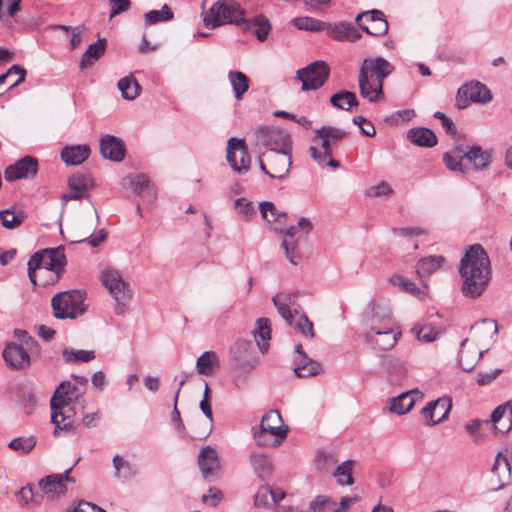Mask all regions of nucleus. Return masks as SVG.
Masks as SVG:
<instances>
[{"label": "nucleus", "mask_w": 512, "mask_h": 512, "mask_svg": "<svg viewBox=\"0 0 512 512\" xmlns=\"http://www.w3.org/2000/svg\"><path fill=\"white\" fill-rule=\"evenodd\" d=\"M461 293L465 298L477 299L486 291L492 269L487 252L480 244L471 245L460 260Z\"/></svg>", "instance_id": "nucleus-1"}, {"label": "nucleus", "mask_w": 512, "mask_h": 512, "mask_svg": "<svg viewBox=\"0 0 512 512\" xmlns=\"http://www.w3.org/2000/svg\"><path fill=\"white\" fill-rule=\"evenodd\" d=\"M365 341L375 350L387 351L392 349L401 332L395 327L389 309L378 303L368 304L363 315Z\"/></svg>", "instance_id": "nucleus-2"}, {"label": "nucleus", "mask_w": 512, "mask_h": 512, "mask_svg": "<svg viewBox=\"0 0 512 512\" xmlns=\"http://www.w3.org/2000/svg\"><path fill=\"white\" fill-rule=\"evenodd\" d=\"M393 71V66L383 57L364 59L358 75L360 95L371 103L384 97L383 80Z\"/></svg>", "instance_id": "nucleus-3"}, {"label": "nucleus", "mask_w": 512, "mask_h": 512, "mask_svg": "<svg viewBox=\"0 0 512 512\" xmlns=\"http://www.w3.org/2000/svg\"><path fill=\"white\" fill-rule=\"evenodd\" d=\"M244 10L234 0H218L203 16L206 28L214 29L223 24H235L240 27L243 23Z\"/></svg>", "instance_id": "nucleus-4"}, {"label": "nucleus", "mask_w": 512, "mask_h": 512, "mask_svg": "<svg viewBox=\"0 0 512 512\" xmlns=\"http://www.w3.org/2000/svg\"><path fill=\"white\" fill-rule=\"evenodd\" d=\"M76 391L77 388L70 382H62L50 400L51 421L55 425L54 436H57L59 431L62 430L66 432L74 431V426L70 422L64 423L63 426L61 423L69 418L64 410L70 405Z\"/></svg>", "instance_id": "nucleus-5"}, {"label": "nucleus", "mask_w": 512, "mask_h": 512, "mask_svg": "<svg viewBox=\"0 0 512 512\" xmlns=\"http://www.w3.org/2000/svg\"><path fill=\"white\" fill-rule=\"evenodd\" d=\"M86 294L80 290L64 291L56 294L51 300V306L56 318H76L82 315Z\"/></svg>", "instance_id": "nucleus-6"}, {"label": "nucleus", "mask_w": 512, "mask_h": 512, "mask_svg": "<svg viewBox=\"0 0 512 512\" xmlns=\"http://www.w3.org/2000/svg\"><path fill=\"white\" fill-rule=\"evenodd\" d=\"M101 280L116 302V313L125 314L128 296L122 274L113 267H107L102 271Z\"/></svg>", "instance_id": "nucleus-7"}, {"label": "nucleus", "mask_w": 512, "mask_h": 512, "mask_svg": "<svg viewBox=\"0 0 512 512\" xmlns=\"http://www.w3.org/2000/svg\"><path fill=\"white\" fill-rule=\"evenodd\" d=\"M101 280L116 302V313L125 314L128 296L122 274L113 267H107L102 271Z\"/></svg>", "instance_id": "nucleus-8"}, {"label": "nucleus", "mask_w": 512, "mask_h": 512, "mask_svg": "<svg viewBox=\"0 0 512 512\" xmlns=\"http://www.w3.org/2000/svg\"><path fill=\"white\" fill-rule=\"evenodd\" d=\"M257 144L267 150H292V139L288 131L277 127L262 126L255 131Z\"/></svg>", "instance_id": "nucleus-9"}, {"label": "nucleus", "mask_w": 512, "mask_h": 512, "mask_svg": "<svg viewBox=\"0 0 512 512\" xmlns=\"http://www.w3.org/2000/svg\"><path fill=\"white\" fill-rule=\"evenodd\" d=\"M329 73L328 64L319 60L297 70L296 79L302 82V91L317 90L325 84Z\"/></svg>", "instance_id": "nucleus-10"}, {"label": "nucleus", "mask_w": 512, "mask_h": 512, "mask_svg": "<svg viewBox=\"0 0 512 512\" xmlns=\"http://www.w3.org/2000/svg\"><path fill=\"white\" fill-rule=\"evenodd\" d=\"M66 264L67 261L63 246L38 251L34 253L28 261L29 267L45 268L49 271L59 272V275H62Z\"/></svg>", "instance_id": "nucleus-11"}, {"label": "nucleus", "mask_w": 512, "mask_h": 512, "mask_svg": "<svg viewBox=\"0 0 512 512\" xmlns=\"http://www.w3.org/2000/svg\"><path fill=\"white\" fill-rule=\"evenodd\" d=\"M226 159L231 168L238 174L249 171L251 158L244 139L232 137L228 140Z\"/></svg>", "instance_id": "nucleus-12"}, {"label": "nucleus", "mask_w": 512, "mask_h": 512, "mask_svg": "<svg viewBox=\"0 0 512 512\" xmlns=\"http://www.w3.org/2000/svg\"><path fill=\"white\" fill-rule=\"evenodd\" d=\"M71 468L67 469L64 473L51 474L39 481V488L49 501H54L61 498L67 492V483L74 482L70 476Z\"/></svg>", "instance_id": "nucleus-13"}, {"label": "nucleus", "mask_w": 512, "mask_h": 512, "mask_svg": "<svg viewBox=\"0 0 512 512\" xmlns=\"http://www.w3.org/2000/svg\"><path fill=\"white\" fill-rule=\"evenodd\" d=\"M491 99V91L486 85L478 81H472L461 86L456 97L457 106L460 109L466 108L470 102L485 104Z\"/></svg>", "instance_id": "nucleus-14"}, {"label": "nucleus", "mask_w": 512, "mask_h": 512, "mask_svg": "<svg viewBox=\"0 0 512 512\" xmlns=\"http://www.w3.org/2000/svg\"><path fill=\"white\" fill-rule=\"evenodd\" d=\"M355 22L369 35L379 37L388 33V22L384 13L378 9H372L358 14L355 18Z\"/></svg>", "instance_id": "nucleus-15"}, {"label": "nucleus", "mask_w": 512, "mask_h": 512, "mask_svg": "<svg viewBox=\"0 0 512 512\" xmlns=\"http://www.w3.org/2000/svg\"><path fill=\"white\" fill-rule=\"evenodd\" d=\"M266 161L269 165V177L272 179H285L292 164V150H266Z\"/></svg>", "instance_id": "nucleus-16"}, {"label": "nucleus", "mask_w": 512, "mask_h": 512, "mask_svg": "<svg viewBox=\"0 0 512 512\" xmlns=\"http://www.w3.org/2000/svg\"><path fill=\"white\" fill-rule=\"evenodd\" d=\"M130 192L141 199V201H138L136 204L139 214H141L142 204L150 205L157 197L154 184L145 174L130 176Z\"/></svg>", "instance_id": "nucleus-17"}, {"label": "nucleus", "mask_w": 512, "mask_h": 512, "mask_svg": "<svg viewBox=\"0 0 512 512\" xmlns=\"http://www.w3.org/2000/svg\"><path fill=\"white\" fill-rule=\"evenodd\" d=\"M452 408V401L449 397H441L430 401L421 410V414L428 426H434L445 421L448 418Z\"/></svg>", "instance_id": "nucleus-18"}, {"label": "nucleus", "mask_w": 512, "mask_h": 512, "mask_svg": "<svg viewBox=\"0 0 512 512\" xmlns=\"http://www.w3.org/2000/svg\"><path fill=\"white\" fill-rule=\"evenodd\" d=\"M197 464L204 479L219 475L220 459L213 447L207 445L201 448L197 457Z\"/></svg>", "instance_id": "nucleus-19"}, {"label": "nucleus", "mask_w": 512, "mask_h": 512, "mask_svg": "<svg viewBox=\"0 0 512 512\" xmlns=\"http://www.w3.org/2000/svg\"><path fill=\"white\" fill-rule=\"evenodd\" d=\"M38 161L31 156H25L16 163L9 165L4 172L7 181H15L22 178H32L37 174Z\"/></svg>", "instance_id": "nucleus-20"}, {"label": "nucleus", "mask_w": 512, "mask_h": 512, "mask_svg": "<svg viewBox=\"0 0 512 512\" xmlns=\"http://www.w3.org/2000/svg\"><path fill=\"white\" fill-rule=\"evenodd\" d=\"M488 421L493 423L495 432L508 433L512 429V399L497 406Z\"/></svg>", "instance_id": "nucleus-21"}, {"label": "nucleus", "mask_w": 512, "mask_h": 512, "mask_svg": "<svg viewBox=\"0 0 512 512\" xmlns=\"http://www.w3.org/2000/svg\"><path fill=\"white\" fill-rule=\"evenodd\" d=\"M258 428L274 434L277 438L284 440L288 434V427L284 425L282 416L278 410H270L262 416Z\"/></svg>", "instance_id": "nucleus-22"}, {"label": "nucleus", "mask_w": 512, "mask_h": 512, "mask_svg": "<svg viewBox=\"0 0 512 512\" xmlns=\"http://www.w3.org/2000/svg\"><path fill=\"white\" fill-rule=\"evenodd\" d=\"M3 358L6 364L16 370L30 366V357L27 351L16 343H9L3 350Z\"/></svg>", "instance_id": "nucleus-23"}, {"label": "nucleus", "mask_w": 512, "mask_h": 512, "mask_svg": "<svg viewBox=\"0 0 512 512\" xmlns=\"http://www.w3.org/2000/svg\"><path fill=\"white\" fill-rule=\"evenodd\" d=\"M422 398L423 394L417 389L401 393L390 400V411L398 415H404L413 408L417 400Z\"/></svg>", "instance_id": "nucleus-24"}, {"label": "nucleus", "mask_w": 512, "mask_h": 512, "mask_svg": "<svg viewBox=\"0 0 512 512\" xmlns=\"http://www.w3.org/2000/svg\"><path fill=\"white\" fill-rule=\"evenodd\" d=\"M100 151L106 159L122 161L125 157V144L115 136L106 135L100 141Z\"/></svg>", "instance_id": "nucleus-25"}, {"label": "nucleus", "mask_w": 512, "mask_h": 512, "mask_svg": "<svg viewBox=\"0 0 512 512\" xmlns=\"http://www.w3.org/2000/svg\"><path fill=\"white\" fill-rule=\"evenodd\" d=\"M325 30L327 34L336 41H356L361 38V34L357 28L349 22H340L337 24L326 23Z\"/></svg>", "instance_id": "nucleus-26"}, {"label": "nucleus", "mask_w": 512, "mask_h": 512, "mask_svg": "<svg viewBox=\"0 0 512 512\" xmlns=\"http://www.w3.org/2000/svg\"><path fill=\"white\" fill-rule=\"evenodd\" d=\"M68 186L72 192L71 194L64 195L63 199L66 201L77 200L82 196L83 192L93 186V180L88 174L76 173L68 179Z\"/></svg>", "instance_id": "nucleus-27"}, {"label": "nucleus", "mask_w": 512, "mask_h": 512, "mask_svg": "<svg viewBox=\"0 0 512 512\" xmlns=\"http://www.w3.org/2000/svg\"><path fill=\"white\" fill-rule=\"evenodd\" d=\"M250 465L256 476L265 481L268 480L273 472V463L269 457L260 452H252L249 455Z\"/></svg>", "instance_id": "nucleus-28"}, {"label": "nucleus", "mask_w": 512, "mask_h": 512, "mask_svg": "<svg viewBox=\"0 0 512 512\" xmlns=\"http://www.w3.org/2000/svg\"><path fill=\"white\" fill-rule=\"evenodd\" d=\"M240 28L243 31H252L255 37L263 42L267 39V36L270 32L271 25L269 20L263 15H258L254 17L252 20L243 19V23Z\"/></svg>", "instance_id": "nucleus-29"}, {"label": "nucleus", "mask_w": 512, "mask_h": 512, "mask_svg": "<svg viewBox=\"0 0 512 512\" xmlns=\"http://www.w3.org/2000/svg\"><path fill=\"white\" fill-rule=\"evenodd\" d=\"M407 139L419 146L431 148L437 144L436 134L429 128L415 127L407 132Z\"/></svg>", "instance_id": "nucleus-30"}, {"label": "nucleus", "mask_w": 512, "mask_h": 512, "mask_svg": "<svg viewBox=\"0 0 512 512\" xmlns=\"http://www.w3.org/2000/svg\"><path fill=\"white\" fill-rule=\"evenodd\" d=\"M88 145L66 146L61 151V159L68 165L82 164L90 155Z\"/></svg>", "instance_id": "nucleus-31"}, {"label": "nucleus", "mask_w": 512, "mask_h": 512, "mask_svg": "<svg viewBox=\"0 0 512 512\" xmlns=\"http://www.w3.org/2000/svg\"><path fill=\"white\" fill-rule=\"evenodd\" d=\"M28 277L33 285L46 287L57 283L61 275H59V272L49 271L45 268H34L28 266Z\"/></svg>", "instance_id": "nucleus-32"}, {"label": "nucleus", "mask_w": 512, "mask_h": 512, "mask_svg": "<svg viewBox=\"0 0 512 512\" xmlns=\"http://www.w3.org/2000/svg\"><path fill=\"white\" fill-rule=\"evenodd\" d=\"M446 262L441 255H430L420 259L416 264V273L420 278H426L437 271Z\"/></svg>", "instance_id": "nucleus-33"}, {"label": "nucleus", "mask_w": 512, "mask_h": 512, "mask_svg": "<svg viewBox=\"0 0 512 512\" xmlns=\"http://www.w3.org/2000/svg\"><path fill=\"white\" fill-rule=\"evenodd\" d=\"M322 371V365L309 356H304V359L296 360V364L293 368V372L298 378L316 376L321 374Z\"/></svg>", "instance_id": "nucleus-34"}, {"label": "nucleus", "mask_w": 512, "mask_h": 512, "mask_svg": "<svg viewBox=\"0 0 512 512\" xmlns=\"http://www.w3.org/2000/svg\"><path fill=\"white\" fill-rule=\"evenodd\" d=\"M252 333L260 351H266L269 347V341L271 339V327L269 319L264 317L257 319L256 328Z\"/></svg>", "instance_id": "nucleus-35"}, {"label": "nucleus", "mask_w": 512, "mask_h": 512, "mask_svg": "<svg viewBox=\"0 0 512 512\" xmlns=\"http://www.w3.org/2000/svg\"><path fill=\"white\" fill-rule=\"evenodd\" d=\"M491 472L500 481L499 485L494 487L493 490H499L504 487V481L510 477L511 466L507 456L503 452H499L492 466Z\"/></svg>", "instance_id": "nucleus-36"}, {"label": "nucleus", "mask_w": 512, "mask_h": 512, "mask_svg": "<svg viewBox=\"0 0 512 512\" xmlns=\"http://www.w3.org/2000/svg\"><path fill=\"white\" fill-rule=\"evenodd\" d=\"M106 49V39H99L97 42L89 45L82 55L80 69H86L94 65L96 61L104 54Z\"/></svg>", "instance_id": "nucleus-37"}, {"label": "nucleus", "mask_w": 512, "mask_h": 512, "mask_svg": "<svg viewBox=\"0 0 512 512\" xmlns=\"http://www.w3.org/2000/svg\"><path fill=\"white\" fill-rule=\"evenodd\" d=\"M465 158L477 170L486 169L491 163V153L483 150L480 146H472L465 153Z\"/></svg>", "instance_id": "nucleus-38"}, {"label": "nucleus", "mask_w": 512, "mask_h": 512, "mask_svg": "<svg viewBox=\"0 0 512 512\" xmlns=\"http://www.w3.org/2000/svg\"><path fill=\"white\" fill-rule=\"evenodd\" d=\"M259 209L263 220L268 223L277 222L280 225H284L287 221V213L278 210L275 204L271 201L261 202L259 204Z\"/></svg>", "instance_id": "nucleus-39"}, {"label": "nucleus", "mask_w": 512, "mask_h": 512, "mask_svg": "<svg viewBox=\"0 0 512 512\" xmlns=\"http://www.w3.org/2000/svg\"><path fill=\"white\" fill-rule=\"evenodd\" d=\"M25 219V212L15 207L0 211V222L6 229H15L19 227Z\"/></svg>", "instance_id": "nucleus-40"}, {"label": "nucleus", "mask_w": 512, "mask_h": 512, "mask_svg": "<svg viewBox=\"0 0 512 512\" xmlns=\"http://www.w3.org/2000/svg\"><path fill=\"white\" fill-rule=\"evenodd\" d=\"M219 366L218 356L214 351H205L196 362L197 372L201 375L211 376L214 369Z\"/></svg>", "instance_id": "nucleus-41"}, {"label": "nucleus", "mask_w": 512, "mask_h": 512, "mask_svg": "<svg viewBox=\"0 0 512 512\" xmlns=\"http://www.w3.org/2000/svg\"><path fill=\"white\" fill-rule=\"evenodd\" d=\"M330 103L338 109L350 111L351 107L358 106L359 101L356 97V94L347 91L341 90L330 97Z\"/></svg>", "instance_id": "nucleus-42"}, {"label": "nucleus", "mask_w": 512, "mask_h": 512, "mask_svg": "<svg viewBox=\"0 0 512 512\" xmlns=\"http://www.w3.org/2000/svg\"><path fill=\"white\" fill-rule=\"evenodd\" d=\"M468 342V339H464L461 342V349L459 351L458 361L460 367L464 371H471L477 364V362L483 357V354L485 351H479L476 353V351L470 352L468 350H465L464 347L466 343Z\"/></svg>", "instance_id": "nucleus-43"}, {"label": "nucleus", "mask_w": 512, "mask_h": 512, "mask_svg": "<svg viewBox=\"0 0 512 512\" xmlns=\"http://www.w3.org/2000/svg\"><path fill=\"white\" fill-rule=\"evenodd\" d=\"M228 79L235 93V98L241 100L249 89V78L241 71H230Z\"/></svg>", "instance_id": "nucleus-44"}, {"label": "nucleus", "mask_w": 512, "mask_h": 512, "mask_svg": "<svg viewBox=\"0 0 512 512\" xmlns=\"http://www.w3.org/2000/svg\"><path fill=\"white\" fill-rule=\"evenodd\" d=\"M354 466L353 460L343 461L340 465L336 467L333 472V476L336 480V483L339 486H351L354 483V479L352 477V469Z\"/></svg>", "instance_id": "nucleus-45"}, {"label": "nucleus", "mask_w": 512, "mask_h": 512, "mask_svg": "<svg viewBox=\"0 0 512 512\" xmlns=\"http://www.w3.org/2000/svg\"><path fill=\"white\" fill-rule=\"evenodd\" d=\"M417 340L424 343L435 341L441 334V330L432 324L417 325L411 329Z\"/></svg>", "instance_id": "nucleus-46"}, {"label": "nucleus", "mask_w": 512, "mask_h": 512, "mask_svg": "<svg viewBox=\"0 0 512 512\" xmlns=\"http://www.w3.org/2000/svg\"><path fill=\"white\" fill-rule=\"evenodd\" d=\"M312 512H339L338 504L326 495L316 496L309 504Z\"/></svg>", "instance_id": "nucleus-47"}, {"label": "nucleus", "mask_w": 512, "mask_h": 512, "mask_svg": "<svg viewBox=\"0 0 512 512\" xmlns=\"http://www.w3.org/2000/svg\"><path fill=\"white\" fill-rule=\"evenodd\" d=\"M294 27L298 30L318 32L325 30L326 23L309 16L296 17L292 20Z\"/></svg>", "instance_id": "nucleus-48"}, {"label": "nucleus", "mask_w": 512, "mask_h": 512, "mask_svg": "<svg viewBox=\"0 0 512 512\" xmlns=\"http://www.w3.org/2000/svg\"><path fill=\"white\" fill-rule=\"evenodd\" d=\"M253 439L259 447L272 448L278 447L283 441L258 427L253 428Z\"/></svg>", "instance_id": "nucleus-49"}, {"label": "nucleus", "mask_w": 512, "mask_h": 512, "mask_svg": "<svg viewBox=\"0 0 512 512\" xmlns=\"http://www.w3.org/2000/svg\"><path fill=\"white\" fill-rule=\"evenodd\" d=\"M174 18V14L167 4H164L161 10H150L145 14V23L152 25L158 22L170 21Z\"/></svg>", "instance_id": "nucleus-50"}, {"label": "nucleus", "mask_w": 512, "mask_h": 512, "mask_svg": "<svg viewBox=\"0 0 512 512\" xmlns=\"http://www.w3.org/2000/svg\"><path fill=\"white\" fill-rule=\"evenodd\" d=\"M234 206L243 221H249L256 214L253 203L247 198L241 197L236 199L234 201Z\"/></svg>", "instance_id": "nucleus-51"}, {"label": "nucleus", "mask_w": 512, "mask_h": 512, "mask_svg": "<svg viewBox=\"0 0 512 512\" xmlns=\"http://www.w3.org/2000/svg\"><path fill=\"white\" fill-rule=\"evenodd\" d=\"M36 445V439L33 436L30 437H17L10 441L8 447L14 451L21 453H29Z\"/></svg>", "instance_id": "nucleus-52"}, {"label": "nucleus", "mask_w": 512, "mask_h": 512, "mask_svg": "<svg viewBox=\"0 0 512 512\" xmlns=\"http://www.w3.org/2000/svg\"><path fill=\"white\" fill-rule=\"evenodd\" d=\"M63 356L67 362H89L95 358V352L93 350L65 349Z\"/></svg>", "instance_id": "nucleus-53"}, {"label": "nucleus", "mask_w": 512, "mask_h": 512, "mask_svg": "<svg viewBox=\"0 0 512 512\" xmlns=\"http://www.w3.org/2000/svg\"><path fill=\"white\" fill-rule=\"evenodd\" d=\"M12 76H17V79L10 84V89L18 86L25 80L26 70L19 65H13L5 74L0 75V86L3 85L6 80Z\"/></svg>", "instance_id": "nucleus-54"}, {"label": "nucleus", "mask_w": 512, "mask_h": 512, "mask_svg": "<svg viewBox=\"0 0 512 512\" xmlns=\"http://www.w3.org/2000/svg\"><path fill=\"white\" fill-rule=\"evenodd\" d=\"M253 349V344L249 340L238 339L234 346L232 347L231 353L233 357L237 361L244 360L247 356H249L251 350Z\"/></svg>", "instance_id": "nucleus-55"}, {"label": "nucleus", "mask_w": 512, "mask_h": 512, "mask_svg": "<svg viewBox=\"0 0 512 512\" xmlns=\"http://www.w3.org/2000/svg\"><path fill=\"white\" fill-rule=\"evenodd\" d=\"M281 247L285 252L286 258L293 265H297L300 259L299 255L296 253L298 249V241L293 239H284L281 243Z\"/></svg>", "instance_id": "nucleus-56"}, {"label": "nucleus", "mask_w": 512, "mask_h": 512, "mask_svg": "<svg viewBox=\"0 0 512 512\" xmlns=\"http://www.w3.org/2000/svg\"><path fill=\"white\" fill-rule=\"evenodd\" d=\"M185 381L182 380L180 383H179V387L175 393V396H174V404H173V411H172V414H171V420H172V423L173 425L175 426V429L180 433V434H183L184 431H185V425L181 419V415H180V412L178 410V407H177V403H178V396H179V393H180V390L182 388V386L184 385Z\"/></svg>", "instance_id": "nucleus-57"}, {"label": "nucleus", "mask_w": 512, "mask_h": 512, "mask_svg": "<svg viewBox=\"0 0 512 512\" xmlns=\"http://www.w3.org/2000/svg\"><path fill=\"white\" fill-rule=\"evenodd\" d=\"M272 301L277 308L278 313L282 316L283 319L288 323V325L292 326L294 321V316L287 305L286 301H282L281 295H275L272 298Z\"/></svg>", "instance_id": "nucleus-58"}, {"label": "nucleus", "mask_w": 512, "mask_h": 512, "mask_svg": "<svg viewBox=\"0 0 512 512\" xmlns=\"http://www.w3.org/2000/svg\"><path fill=\"white\" fill-rule=\"evenodd\" d=\"M318 132H319V134L325 133L326 136L333 143H336L347 136V132L345 130L340 129L338 127L330 126V125H324V126L318 128Z\"/></svg>", "instance_id": "nucleus-59"}, {"label": "nucleus", "mask_w": 512, "mask_h": 512, "mask_svg": "<svg viewBox=\"0 0 512 512\" xmlns=\"http://www.w3.org/2000/svg\"><path fill=\"white\" fill-rule=\"evenodd\" d=\"M295 327L305 336L314 337L313 323L305 315H299Z\"/></svg>", "instance_id": "nucleus-60"}, {"label": "nucleus", "mask_w": 512, "mask_h": 512, "mask_svg": "<svg viewBox=\"0 0 512 512\" xmlns=\"http://www.w3.org/2000/svg\"><path fill=\"white\" fill-rule=\"evenodd\" d=\"M393 285L399 286L402 290L416 294L420 289L412 281L405 279L402 276L396 275L391 278Z\"/></svg>", "instance_id": "nucleus-61"}, {"label": "nucleus", "mask_w": 512, "mask_h": 512, "mask_svg": "<svg viewBox=\"0 0 512 512\" xmlns=\"http://www.w3.org/2000/svg\"><path fill=\"white\" fill-rule=\"evenodd\" d=\"M313 142L319 143L321 148L324 151V155H333L331 144L333 143L325 133L318 132V129L314 131V135L312 138Z\"/></svg>", "instance_id": "nucleus-62"}, {"label": "nucleus", "mask_w": 512, "mask_h": 512, "mask_svg": "<svg viewBox=\"0 0 512 512\" xmlns=\"http://www.w3.org/2000/svg\"><path fill=\"white\" fill-rule=\"evenodd\" d=\"M485 423L489 424L488 420L473 419L465 425L466 431L473 437L474 441L477 442L481 438L479 432L480 426Z\"/></svg>", "instance_id": "nucleus-63"}, {"label": "nucleus", "mask_w": 512, "mask_h": 512, "mask_svg": "<svg viewBox=\"0 0 512 512\" xmlns=\"http://www.w3.org/2000/svg\"><path fill=\"white\" fill-rule=\"evenodd\" d=\"M443 162L450 171H459L464 173L462 159H459L451 154H443Z\"/></svg>", "instance_id": "nucleus-64"}]
</instances>
